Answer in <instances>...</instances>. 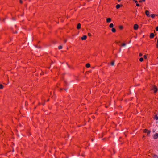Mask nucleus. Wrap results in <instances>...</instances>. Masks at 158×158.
<instances>
[{"label": "nucleus", "mask_w": 158, "mask_h": 158, "mask_svg": "<svg viewBox=\"0 0 158 158\" xmlns=\"http://www.w3.org/2000/svg\"><path fill=\"white\" fill-rule=\"evenodd\" d=\"M111 65L112 66H114V61L111 62Z\"/></svg>", "instance_id": "obj_19"}, {"label": "nucleus", "mask_w": 158, "mask_h": 158, "mask_svg": "<svg viewBox=\"0 0 158 158\" xmlns=\"http://www.w3.org/2000/svg\"><path fill=\"white\" fill-rule=\"evenodd\" d=\"M87 38V36L86 35H83L81 37V39L82 40H85Z\"/></svg>", "instance_id": "obj_4"}, {"label": "nucleus", "mask_w": 158, "mask_h": 158, "mask_svg": "<svg viewBox=\"0 0 158 158\" xmlns=\"http://www.w3.org/2000/svg\"><path fill=\"white\" fill-rule=\"evenodd\" d=\"M155 118L156 120H157L158 119V116L157 115H156L155 116Z\"/></svg>", "instance_id": "obj_21"}, {"label": "nucleus", "mask_w": 158, "mask_h": 158, "mask_svg": "<svg viewBox=\"0 0 158 158\" xmlns=\"http://www.w3.org/2000/svg\"><path fill=\"white\" fill-rule=\"evenodd\" d=\"M156 30L157 31H158V26L156 27Z\"/></svg>", "instance_id": "obj_27"}, {"label": "nucleus", "mask_w": 158, "mask_h": 158, "mask_svg": "<svg viewBox=\"0 0 158 158\" xmlns=\"http://www.w3.org/2000/svg\"><path fill=\"white\" fill-rule=\"evenodd\" d=\"M3 88V85L1 84H0V89H2Z\"/></svg>", "instance_id": "obj_18"}, {"label": "nucleus", "mask_w": 158, "mask_h": 158, "mask_svg": "<svg viewBox=\"0 0 158 158\" xmlns=\"http://www.w3.org/2000/svg\"><path fill=\"white\" fill-rule=\"evenodd\" d=\"M93 118H95V117H93Z\"/></svg>", "instance_id": "obj_42"}, {"label": "nucleus", "mask_w": 158, "mask_h": 158, "mask_svg": "<svg viewBox=\"0 0 158 158\" xmlns=\"http://www.w3.org/2000/svg\"><path fill=\"white\" fill-rule=\"evenodd\" d=\"M111 21V19L110 18H108L106 19V22L107 23H110Z\"/></svg>", "instance_id": "obj_9"}, {"label": "nucleus", "mask_w": 158, "mask_h": 158, "mask_svg": "<svg viewBox=\"0 0 158 158\" xmlns=\"http://www.w3.org/2000/svg\"><path fill=\"white\" fill-rule=\"evenodd\" d=\"M152 89L154 90V92L156 93L157 91V87L155 86H152Z\"/></svg>", "instance_id": "obj_1"}, {"label": "nucleus", "mask_w": 158, "mask_h": 158, "mask_svg": "<svg viewBox=\"0 0 158 158\" xmlns=\"http://www.w3.org/2000/svg\"><path fill=\"white\" fill-rule=\"evenodd\" d=\"M67 41V40H64V43H66Z\"/></svg>", "instance_id": "obj_31"}, {"label": "nucleus", "mask_w": 158, "mask_h": 158, "mask_svg": "<svg viewBox=\"0 0 158 158\" xmlns=\"http://www.w3.org/2000/svg\"><path fill=\"white\" fill-rule=\"evenodd\" d=\"M144 59H147V55H145L144 56Z\"/></svg>", "instance_id": "obj_24"}, {"label": "nucleus", "mask_w": 158, "mask_h": 158, "mask_svg": "<svg viewBox=\"0 0 158 158\" xmlns=\"http://www.w3.org/2000/svg\"><path fill=\"white\" fill-rule=\"evenodd\" d=\"M156 158H158V156H157Z\"/></svg>", "instance_id": "obj_40"}, {"label": "nucleus", "mask_w": 158, "mask_h": 158, "mask_svg": "<svg viewBox=\"0 0 158 158\" xmlns=\"http://www.w3.org/2000/svg\"><path fill=\"white\" fill-rule=\"evenodd\" d=\"M156 15H155V14H151V15H150V16L151 17V18H154Z\"/></svg>", "instance_id": "obj_12"}, {"label": "nucleus", "mask_w": 158, "mask_h": 158, "mask_svg": "<svg viewBox=\"0 0 158 158\" xmlns=\"http://www.w3.org/2000/svg\"><path fill=\"white\" fill-rule=\"evenodd\" d=\"M158 138V133H156L153 136L154 139H156Z\"/></svg>", "instance_id": "obj_7"}, {"label": "nucleus", "mask_w": 158, "mask_h": 158, "mask_svg": "<svg viewBox=\"0 0 158 158\" xmlns=\"http://www.w3.org/2000/svg\"><path fill=\"white\" fill-rule=\"evenodd\" d=\"M152 155L153 158H156L157 157V155L155 154H152Z\"/></svg>", "instance_id": "obj_13"}, {"label": "nucleus", "mask_w": 158, "mask_h": 158, "mask_svg": "<svg viewBox=\"0 0 158 158\" xmlns=\"http://www.w3.org/2000/svg\"><path fill=\"white\" fill-rule=\"evenodd\" d=\"M145 14L148 17L150 16L149 11L148 10H147L145 11Z\"/></svg>", "instance_id": "obj_5"}, {"label": "nucleus", "mask_w": 158, "mask_h": 158, "mask_svg": "<svg viewBox=\"0 0 158 158\" xmlns=\"http://www.w3.org/2000/svg\"><path fill=\"white\" fill-rule=\"evenodd\" d=\"M93 118H95V117H93Z\"/></svg>", "instance_id": "obj_41"}, {"label": "nucleus", "mask_w": 158, "mask_h": 158, "mask_svg": "<svg viewBox=\"0 0 158 158\" xmlns=\"http://www.w3.org/2000/svg\"><path fill=\"white\" fill-rule=\"evenodd\" d=\"M122 45L123 46H125L126 45V44L125 43H123L122 44Z\"/></svg>", "instance_id": "obj_23"}, {"label": "nucleus", "mask_w": 158, "mask_h": 158, "mask_svg": "<svg viewBox=\"0 0 158 158\" xmlns=\"http://www.w3.org/2000/svg\"><path fill=\"white\" fill-rule=\"evenodd\" d=\"M139 26L137 24H135L134 26V29L135 30H137Z\"/></svg>", "instance_id": "obj_3"}, {"label": "nucleus", "mask_w": 158, "mask_h": 158, "mask_svg": "<svg viewBox=\"0 0 158 158\" xmlns=\"http://www.w3.org/2000/svg\"><path fill=\"white\" fill-rule=\"evenodd\" d=\"M62 89V88H61V89H61V90H62V89Z\"/></svg>", "instance_id": "obj_35"}, {"label": "nucleus", "mask_w": 158, "mask_h": 158, "mask_svg": "<svg viewBox=\"0 0 158 158\" xmlns=\"http://www.w3.org/2000/svg\"><path fill=\"white\" fill-rule=\"evenodd\" d=\"M122 5H119V4H117L116 5V7L117 9H119L121 6H122Z\"/></svg>", "instance_id": "obj_10"}, {"label": "nucleus", "mask_w": 158, "mask_h": 158, "mask_svg": "<svg viewBox=\"0 0 158 158\" xmlns=\"http://www.w3.org/2000/svg\"><path fill=\"white\" fill-rule=\"evenodd\" d=\"M49 99H48L47 100V101H49Z\"/></svg>", "instance_id": "obj_36"}, {"label": "nucleus", "mask_w": 158, "mask_h": 158, "mask_svg": "<svg viewBox=\"0 0 158 158\" xmlns=\"http://www.w3.org/2000/svg\"><path fill=\"white\" fill-rule=\"evenodd\" d=\"M123 26H122L120 25L119 26V29L121 30L123 29Z\"/></svg>", "instance_id": "obj_17"}, {"label": "nucleus", "mask_w": 158, "mask_h": 158, "mask_svg": "<svg viewBox=\"0 0 158 158\" xmlns=\"http://www.w3.org/2000/svg\"><path fill=\"white\" fill-rule=\"evenodd\" d=\"M20 3L21 4H22L23 3V1L22 0H19Z\"/></svg>", "instance_id": "obj_28"}, {"label": "nucleus", "mask_w": 158, "mask_h": 158, "mask_svg": "<svg viewBox=\"0 0 158 158\" xmlns=\"http://www.w3.org/2000/svg\"><path fill=\"white\" fill-rule=\"evenodd\" d=\"M88 35L89 36H91V33H88Z\"/></svg>", "instance_id": "obj_25"}, {"label": "nucleus", "mask_w": 158, "mask_h": 158, "mask_svg": "<svg viewBox=\"0 0 158 158\" xmlns=\"http://www.w3.org/2000/svg\"><path fill=\"white\" fill-rule=\"evenodd\" d=\"M81 28V25L80 23H79L77 24V28L78 29H79Z\"/></svg>", "instance_id": "obj_6"}, {"label": "nucleus", "mask_w": 158, "mask_h": 158, "mask_svg": "<svg viewBox=\"0 0 158 158\" xmlns=\"http://www.w3.org/2000/svg\"><path fill=\"white\" fill-rule=\"evenodd\" d=\"M6 18H5L4 19H3L2 20V21L3 22H5V19H6Z\"/></svg>", "instance_id": "obj_22"}, {"label": "nucleus", "mask_w": 158, "mask_h": 158, "mask_svg": "<svg viewBox=\"0 0 158 158\" xmlns=\"http://www.w3.org/2000/svg\"><path fill=\"white\" fill-rule=\"evenodd\" d=\"M12 149H13V152H14V147L13 146H12Z\"/></svg>", "instance_id": "obj_32"}, {"label": "nucleus", "mask_w": 158, "mask_h": 158, "mask_svg": "<svg viewBox=\"0 0 158 158\" xmlns=\"http://www.w3.org/2000/svg\"><path fill=\"white\" fill-rule=\"evenodd\" d=\"M114 27V25L113 24V23H110V25H109V27H110V28H113Z\"/></svg>", "instance_id": "obj_14"}, {"label": "nucleus", "mask_w": 158, "mask_h": 158, "mask_svg": "<svg viewBox=\"0 0 158 158\" xmlns=\"http://www.w3.org/2000/svg\"><path fill=\"white\" fill-rule=\"evenodd\" d=\"M154 34L152 33H151L150 35V38H152L154 37Z\"/></svg>", "instance_id": "obj_8"}, {"label": "nucleus", "mask_w": 158, "mask_h": 158, "mask_svg": "<svg viewBox=\"0 0 158 158\" xmlns=\"http://www.w3.org/2000/svg\"><path fill=\"white\" fill-rule=\"evenodd\" d=\"M139 60L140 62H142L143 60V59L142 57H141L139 59Z\"/></svg>", "instance_id": "obj_16"}, {"label": "nucleus", "mask_w": 158, "mask_h": 158, "mask_svg": "<svg viewBox=\"0 0 158 158\" xmlns=\"http://www.w3.org/2000/svg\"><path fill=\"white\" fill-rule=\"evenodd\" d=\"M118 1L120 2L121 1V0H118Z\"/></svg>", "instance_id": "obj_34"}, {"label": "nucleus", "mask_w": 158, "mask_h": 158, "mask_svg": "<svg viewBox=\"0 0 158 158\" xmlns=\"http://www.w3.org/2000/svg\"><path fill=\"white\" fill-rule=\"evenodd\" d=\"M133 1H136V0H133Z\"/></svg>", "instance_id": "obj_37"}, {"label": "nucleus", "mask_w": 158, "mask_h": 158, "mask_svg": "<svg viewBox=\"0 0 158 158\" xmlns=\"http://www.w3.org/2000/svg\"><path fill=\"white\" fill-rule=\"evenodd\" d=\"M43 105H44V103H43Z\"/></svg>", "instance_id": "obj_38"}, {"label": "nucleus", "mask_w": 158, "mask_h": 158, "mask_svg": "<svg viewBox=\"0 0 158 158\" xmlns=\"http://www.w3.org/2000/svg\"><path fill=\"white\" fill-rule=\"evenodd\" d=\"M144 132L147 133V135H148L149 134H150L151 131H150L149 130H147L146 129H145L144 130Z\"/></svg>", "instance_id": "obj_2"}, {"label": "nucleus", "mask_w": 158, "mask_h": 158, "mask_svg": "<svg viewBox=\"0 0 158 158\" xmlns=\"http://www.w3.org/2000/svg\"><path fill=\"white\" fill-rule=\"evenodd\" d=\"M135 3H136L138 2V1L137 0L135 1Z\"/></svg>", "instance_id": "obj_33"}, {"label": "nucleus", "mask_w": 158, "mask_h": 158, "mask_svg": "<svg viewBox=\"0 0 158 158\" xmlns=\"http://www.w3.org/2000/svg\"><path fill=\"white\" fill-rule=\"evenodd\" d=\"M136 6H139V4H138V3H136Z\"/></svg>", "instance_id": "obj_30"}, {"label": "nucleus", "mask_w": 158, "mask_h": 158, "mask_svg": "<svg viewBox=\"0 0 158 158\" xmlns=\"http://www.w3.org/2000/svg\"><path fill=\"white\" fill-rule=\"evenodd\" d=\"M12 144H14V143H12Z\"/></svg>", "instance_id": "obj_39"}, {"label": "nucleus", "mask_w": 158, "mask_h": 158, "mask_svg": "<svg viewBox=\"0 0 158 158\" xmlns=\"http://www.w3.org/2000/svg\"><path fill=\"white\" fill-rule=\"evenodd\" d=\"M142 56V53H140L139 54V56Z\"/></svg>", "instance_id": "obj_29"}, {"label": "nucleus", "mask_w": 158, "mask_h": 158, "mask_svg": "<svg viewBox=\"0 0 158 158\" xmlns=\"http://www.w3.org/2000/svg\"><path fill=\"white\" fill-rule=\"evenodd\" d=\"M145 1V0H140V1H139V2H143H143H144Z\"/></svg>", "instance_id": "obj_26"}, {"label": "nucleus", "mask_w": 158, "mask_h": 158, "mask_svg": "<svg viewBox=\"0 0 158 158\" xmlns=\"http://www.w3.org/2000/svg\"><path fill=\"white\" fill-rule=\"evenodd\" d=\"M58 48L59 49H61L62 48V46L60 45L58 46Z\"/></svg>", "instance_id": "obj_20"}, {"label": "nucleus", "mask_w": 158, "mask_h": 158, "mask_svg": "<svg viewBox=\"0 0 158 158\" xmlns=\"http://www.w3.org/2000/svg\"><path fill=\"white\" fill-rule=\"evenodd\" d=\"M111 31L113 33H115L116 31V29L114 28H112L111 29Z\"/></svg>", "instance_id": "obj_11"}, {"label": "nucleus", "mask_w": 158, "mask_h": 158, "mask_svg": "<svg viewBox=\"0 0 158 158\" xmlns=\"http://www.w3.org/2000/svg\"><path fill=\"white\" fill-rule=\"evenodd\" d=\"M90 64L89 63H87L86 64V67L87 68H89L90 67Z\"/></svg>", "instance_id": "obj_15"}]
</instances>
